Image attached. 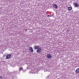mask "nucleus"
Returning a JSON list of instances; mask_svg holds the SVG:
<instances>
[{
  "label": "nucleus",
  "instance_id": "nucleus-9",
  "mask_svg": "<svg viewBox=\"0 0 79 79\" xmlns=\"http://www.w3.org/2000/svg\"><path fill=\"white\" fill-rule=\"evenodd\" d=\"M76 73H78L79 72V69H77L76 71Z\"/></svg>",
  "mask_w": 79,
  "mask_h": 79
},
{
  "label": "nucleus",
  "instance_id": "nucleus-8",
  "mask_svg": "<svg viewBox=\"0 0 79 79\" xmlns=\"http://www.w3.org/2000/svg\"><path fill=\"white\" fill-rule=\"evenodd\" d=\"M39 46H35V49H39Z\"/></svg>",
  "mask_w": 79,
  "mask_h": 79
},
{
  "label": "nucleus",
  "instance_id": "nucleus-3",
  "mask_svg": "<svg viewBox=\"0 0 79 79\" xmlns=\"http://www.w3.org/2000/svg\"><path fill=\"white\" fill-rule=\"evenodd\" d=\"M30 51L31 52H34V50H33V49H32V48L31 47H30L29 48Z\"/></svg>",
  "mask_w": 79,
  "mask_h": 79
},
{
  "label": "nucleus",
  "instance_id": "nucleus-5",
  "mask_svg": "<svg viewBox=\"0 0 79 79\" xmlns=\"http://www.w3.org/2000/svg\"><path fill=\"white\" fill-rule=\"evenodd\" d=\"M53 7L55 8L56 9H57V8H58V6H57V5L56 4H54L53 5Z\"/></svg>",
  "mask_w": 79,
  "mask_h": 79
},
{
  "label": "nucleus",
  "instance_id": "nucleus-11",
  "mask_svg": "<svg viewBox=\"0 0 79 79\" xmlns=\"http://www.w3.org/2000/svg\"><path fill=\"white\" fill-rule=\"evenodd\" d=\"M23 67H21L19 69V71H22V70H23Z\"/></svg>",
  "mask_w": 79,
  "mask_h": 79
},
{
  "label": "nucleus",
  "instance_id": "nucleus-1",
  "mask_svg": "<svg viewBox=\"0 0 79 79\" xmlns=\"http://www.w3.org/2000/svg\"><path fill=\"white\" fill-rule=\"evenodd\" d=\"M30 73H32V74H35V73H37V72L35 71V69H34L32 70L31 72H30Z\"/></svg>",
  "mask_w": 79,
  "mask_h": 79
},
{
  "label": "nucleus",
  "instance_id": "nucleus-15",
  "mask_svg": "<svg viewBox=\"0 0 79 79\" xmlns=\"http://www.w3.org/2000/svg\"><path fill=\"white\" fill-rule=\"evenodd\" d=\"M25 30H26H26H26V29Z\"/></svg>",
  "mask_w": 79,
  "mask_h": 79
},
{
  "label": "nucleus",
  "instance_id": "nucleus-2",
  "mask_svg": "<svg viewBox=\"0 0 79 79\" xmlns=\"http://www.w3.org/2000/svg\"><path fill=\"white\" fill-rule=\"evenodd\" d=\"M41 51H42V49L40 48H39L37 49V52L38 53H40V52H41Z\"/></svg>",
  "mask_w": 79,
  "mask_h": 79
},
{
  "label": "nucleus",
  "instance_id": "nucleus-14",
  "mask_svg": "<svg viewBox=\"0 0 79 79\" xmlns=\"http://www.w3.org/2000/svg\"><path fill=\"white\" fill-rule=\"evenodd\" d=\"M23 72H24V71H23Z\"/></svg>",
  "mask_w": 79,
  "mask_h": 79
},
{
  "label": "nucleus",
  "instance_id": "nucleus-10",
  "mask_svg": "<svg viewBox=\"0 0 79 79\" xmlns=\"http://www.w3.org/2000/svg\"><path fill=\"white\" fill-rule=\"evenodd\" d=\"M78 6H79V5L77 3L75 4V6H76V7H78Z\"/></svg>",
  "mask_w": 79,
  "mask_h": 79
},
{
  "label": "nucleus",
  "instance_id": "nucleus-4",
  "mask_svg": "<svg viewBox=\"0 0 79 79\" xmlns=\"http://www.w3.org/2000/svg\"><path fill=\"white\" fill-rule=\"evenodd\" d=\"M10 57H11V55L9 54L6 57V59H9V58H10Z\"/></svg>",
  "mask_w": 79,
  "mask_h": 79
},
{
  "label": "nucleus",
  "instance_id": "nucleus-7",
  "mask_svg": "<svg viewBox=\"0 0 79 79\" xmlns=\"http://www.w3.org/2000/svg\"><path fill=\"white\" fill-rule=\"evenodd\" d=\"M52 56H51V55L49 54L47 55V57L48 58H51Z\"/></svg>",
  "mask_w": 79,
  "mask_h": 79
},
{
  "label": "nucleus",
  "instance_id": "nucleus-6",
  "mask_svg": "<svg viewBox=\"0 0 79 79\" xmlns=\"http://www.w3.org/2000/svg\"><path fill=\"white\" fill-rule=\"evenodd\" d=\"M72 10V7H68V10L69 11H71Z\"/></svg>",
  "mask_w": 79,
  "mask_h": 79
},
{
  "label": "nucleus",
  "instance_id": "nucleus-13",
  "mask_svg": "<svg viewBox=\"0 0 79 79\" xmlns=\"http://www.w3.org/2000/svg\"><path fill=\"white\" fill-rule=\"evenodd\" d=\"M48 16H49V15H48Z\"/></svg>",
  "mask_w": 79,
  "mask_h": 79
},
{
  "label": "nucleus",
  "instance_id": "nucleus-12",
  "mask_svg": "<svg viewBox=\"0 0 79 79\" xmlns=\"http://www.w3.org/2000/svg\"><path fill=\"white\" fill-rule=\"evenodd\" d=\"M0 78H2V77H0Z\"/></svg>",
  "mask_w": 79,
  "mask_h": 79
}]
</instances>
